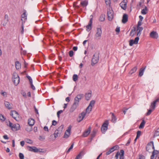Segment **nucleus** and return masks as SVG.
<instances>
[{
    "label": "nucleus",
    "mask_w": 159,
    "mask_h": 159,
    "mask_svg": "<svg viewBox=\"0 0 159 159\" xmlns=\"http://www.w3.org/2000/svg\"><path fill=\"white\" fill-rule=\"evenodd\" d=\"M86 114V112L84 111H83L81 114H80L77 120L78 122H80L85 116Z\"/></svg>",
    "instance_id": "7"
},
{
    "label": "nucleus",
    "mask_w": 159,
    "mask_h": 159,
    "mask_svg": "<svg viewBox=\"0 0 159 159\" xmlns=\"http://www.w3.org/2000/svg\"><path fill=\"white\" fill-rule=\"evenodd\" d=\"M152 152H154V155H156L157 156V155L159 153V151L154 149L153 151Z\"/></svg>",
    "instance_id": "57"
},
{
    "label": "nucleus",
    "mask_w": 159,
    "mask_h": 159,
    "mask_svg": "<svg viewBox=\"0 0 159 159\" xmlns=\"http://www.w3.org/2000/svg\"><path fill=\"white\" fill-rule=\"evenodd\" d=\"M91 128L89 126L87 130L85 131L83 134V136L84 137H87L90 133Z\"/></svg>",
    "instance_id": "12"
},
{
    "label": "nucleus",
    "mask_w": 159,
    "mask_h": 159,
    "mask_svg": "<svg viewBox=\"0 0 159 159\" xmlns=\"http://www.w3.org/2000/svg\"><path fill=\"white\" fill-rule=\"evenodd\" d=\"M61 134V133H60V132L58 131L57 130H56L54 134L55 138H56L60 136Z\"/></svg>",
    "instance_id": "25"
},
{
    "label": "nucleus",
    "mask_w": 159,
    "mask_h": 159,
    "mask_svg": "<svg viewBox=\"0 0 159 159\" xmlns=\"http://www.w3.org/2000/svg\"><path fill=\"white\" fill-rule=\"evenodd\" d=\"M150 36L153 38L157 39L158 37V34L156 32L152 31L150 33Z\"/></svg>",
    "instance_id": "15"
},
{
    "label": "nucleus",
    "mask_w": 159,
    "mask_h": 159,
    "mask_svg": "<svg viewBox=\"0 0 159 159\" xmlns=\"http://www.w3.org/2000/svg\"><path fill=\"white\" fill-rule=\"evenodd\" d=\"M105 16L104 14H101L99 18V20L100 21H103L105 20Z\"/></svg>",
    "instance_id": "28"
},
{
    "label": "nucleus",
    "mask_w": 159,
    "mask_h": 159,
    "mask_svg": "<svg viewBox=\"0 0 159 159\" xmlns=\"http://www.w3.org/2000/svg\"><path fill=\"white\" fill-rule=\"evenodd\" d=\"M145 124V122L144 121V120H142V122H141V123L139 126V128L140 129L143 128Z\"/></svg>",
    "instance_id": "31"
},
{
    "label": "nucleus",
    "mask_w": 159,
    "mask_h": 159,
    "mask_svg": "<svg viewBox=\"0 0 159 159\" xmlns=\"http://www.w3.org/2000/svg\"><path fill=\"white\" fill-rule=\"evenodd\" d=\"M127 0H123L120 4L121 8L124 10H125L127 7Z\"/></svg>",
    "instance_id": "8"
},
{
    "label": "nucleus",
    "mask_w": 159,
    "mask_h": 159,
    "mask_svg": "<svg viewBox=\"0 0 159 159\" xmlns=\"http://www.w3.org/2000/svg\"><path fill=\"white\" fill-rule=\"evenodd\" d=\"M154 135L158 136L159 135V128L155 131Z\"/></svg>",
    "instance_id": "49"
},
{
    "label": "nucleus",
    "mask_w": 159,
    "mask_h": 159,
    "mask_svg": "<svg viewBox=\"0 0 159 159\" xmlns=\"http://www.w3.org/2000/svg\"><path fill=\"white\" fill-rule=\"evenodd\" d=\"M95 101L94 100H92L91 101H90V103L89 104V106L90 107L92 108V106H93L95 103Z\"/></svg>",
    "instance_id": "41"
},
{
    "label": "nucleus",
    "mask_w": 159,
    "mask_h": 159,
    "mask_svg": "<svg viewBox=\"0 0 159 159\" xmlns=\"http://www.w3.org/2000/svg\"><path fill=\"white\" fill-rule=\"evenodd\" d=\"M57 124V122L55 120H53L52 122V125H55Z\"/></svg>",
    "instance_id": "63"
},
{
    "label": "nucleus",
    "mask_w": 159,
    "mask_h": 159,
    "mask_svg": "<svg viewBox=\"0 0 159 159\" xmlns=\"http://www.w3.org/2000/svg\"><path fill=\"white\" fill-rule=\"evenodd\" d=\"M97 131V130L95 129H94L93 130V131L91 134V137L92 139L95 136Z\"/></svg>",
    "instance_id": "30"
},
{
    "label": "nucleus",
    "mask_w": 159,
    "mask_h": 159,
    "mask_svg": "<svg viewBox=\"0 0 159 159\" xmlns=\"http://www.w3.org/2000/svg\"><path fill=\"white\" fill-rule=\"evenodd\" d=\"M147 8L146 7H145V8L143 9L141 12V13L143 15H145L147 13Z\"/></svg>",
    "instance_id": "39"
},
{
    "label": "nucleus",
    "mask_w": 159,
    "mask_h": 159,
    "mask_svg": "<svg viewBox=\"0 0 159 159\" xmlns=\"http://www.w3.org/2000/svg\"><path fill=\"white\" fill-rule=\"evenodd\" d=\"M135 31L136 28L135 27H134V29H132L130 31V35L132 37H133L134 34H135Z\"/></svg>",
    "instance_id": "26"
},
{
    "label": "nucleus",
    "mask_w": 159,
    "mask_h": 159,
    "mask_svg": "<svg viewBox=\"0 0 159 159\" xmlns=\"http://www.w3.org/2000/svg\"><path fill=\"white\" fill-rule=\"evenodd\" d=\"M26 77L29 80L30 83V84H32L33 83V81H32V80L31 79V77L29 75L26 76Z\"/></svg>",
    "instance_id": "48"
},
{
    "label": "nucleus",
    "mask_w": 159,
    "mask_h": 159,
    "mask_svg": "<svg viewBox=\"0 0 159 159\" xmlns=\"http://www.w3.org/2000/svg\"><path fill=\"white\" fill-rule=\"evenodd\" d=\"M19 78L18 74L15 72L13 73L12 78Z\"/></svg>",
    "instance_id": "43"
},
{
    "label": "nucleus",
    "mask_w": 159,
    "mask_h": 159,
    "mask_svg": "<svg viewBox=\"0 0 159 159\" xmlns=\"http://www.w3.org/2000/svg\"><path fill=\"white\" fill-rule=\"evenodd\" d=\"M102 34V29L101 28H97L96 31L94 36L95 39L98 40L100 39Z\"/></svg>",
    "instance_id": "3"
},
{
    "label": "nucleus",
    "mask_w": 159,
    "mask_h": 159,
    "mask_svg": "<svg viewBox=\"0 0 159 159\" xmlns=\"http://www.w3.org/2000/svg\"><path fill=\"white\" fill-rule=\"evenodd\" d=\"M157 102H159V98L158 97L154 100L153 102H152L151 103L150 107L153 110L155 109L156 107V104Z\"/></svg>",
    "instance_id": "6"
},
{
    "label": "nucleus",
    "mask_w": 159,
    "mask_h": 159,
    "mask_svg": "<svg viewBox=\"0 0 159 159\" xmlns=\"http://www.w3.org/2000/svg\"><path fill=\"white\" fill-rule=\"evenodd\" d=\"M35 123V120L34 119L30 118L28 120V123L30 125L33 126L34 125Z\"/></svg>",
    "instance_id": "20"
},
{
    "label": "nucleus",
    "mask_w": 159,
    "mask_h": 159,
    "mask_svg": "<svg viewBox=\"0 0 159 159\" xmlns=\"http://www.w3.org/2000/svg\"><path fill=\"white\" fill-rule=\"evenodd\" d=\"M26 11L25 10H24V12L23 14L21 15V17L22 18H24L26 20L27 19V15L26 14Z\"/></svg>",
    "instance_id": "35"
},
{
    "label": "nucleus",
    "mask_w": 159,
    "mask_h": 159,
    "mask_svg": "<svg viewBox=\"0 0 159 159\" xmlns=\"http://www.w3.org/2000/svg\"><path fill=\"white\" fill-rule=\"evenodd\" d=\"M113 12L112 10L109 9L107 11V15L109 20H111L113 17Z\"/></svg>",
    "instance_id": "4"
},
{
    "label": "nucleus",
    "mask_w": 159,
    "mask_h": 159,
    "mask_svg": "<svg viewBox=\"0 0 159 159\" xmlns=\"http://www.w3.org/2000/svg\"><path fill=\"white\" fill-rule=\"evenodd\" d=\"M120 159H124V151L122 149L120 150Z\"/></svg>",
    "instance_id": "27"
},
{
    "label": "nucleus",
    "mask_w": 159,
    "mask_h": 159,
    "mask_svg": "<svg viewBox=\"0 0 159 159\" xmlns=\"http://www.w3.org/2000/svg\"><path fill=\"white\" fill-rule=\"evenodd\" d=\"M142 21H141L139 20V21L138 22V24H137V28L141 27H140V26L142 25Z\"/></svg>",
    "instance_id": "60"
},
{
    "label": "nucleus",
    "mask_w": 159,
    "mask_h": 159,
    "mask_svg": "<svg viewBox=\"0 0 159 159\" xmlns=\"http://www.w3.org/2000/svg\"><path fill=\"white\" fill-rule=\"evenodd\" d=\"M108 124V120H106L105 121L102 126H104V127L106 126L107 127Z\"/></svg>",
    "instance_id": "42"
},
{
    "label": "nucleus",
    "mask_w": 159,
    "mask_h": 159,
    "mask_svg": "<svg viewBox=\"0 0 159 159\" xmlns=\"http://www.w3.org/2000/svg\"><path fill=\"white\" fill-rule=\"evenodd\" d=\"M93 18H91L89 22L88 25L86 26V30L88 31H89L90 30L92 29V23Z\"/></svg>",
    "instance_id": "10"
},
{
    "label": "nucleus",
    "mask_w": 159,
    "mask_h": 159,
    "mask_svg": "<svg viewBox=\"0 0 159 159\" xmlns=\"http://www.w3.org/2000/svg\"><path fill=\"white\" fill-rule=\"evenodd\" d=\"M20 128V126L19 124H16L13 125L11 129L13 131H15L19 130Z\"/></svg>",
    "instance_id": "9"
},
{
    "label": "nucleus",
    "mask_w": 159,
    "mask_h": 159,
    "mask_svg": "<svg viewBox=\"0 0 159 159\" xmlns=\"http://www.w3.org/2000/svg\"><path fill=\"white\" fill-rule=\"evenodd\" d=\"M15 67L17 69H19L21 68V64L18 61L16 62L15 64Z\"/></svg>",
    "instance_id": "22"
},
{
    "label": "nucleus",
    "mask_w": 159,
    "mask_h": 159,
    "mask_svg": "<svg viewBox=\"0 0 159 159\" xmlns=\"http://www.w3.org/2000/svg\"><path fill=\"white\" fill-rule=\"evenodd\" d=\"M141 134V131L140 130H138L137 133V138H138L140 136Z\"/></svg>",
    "instance_id": "50"
},
{
    "label": "nucleus",
    "mask_w": 159,
    "mask_h": 159,
    "mask_svg": "<svg viewBox=\"0 0 159 159\" xmlns=\"http://www.w3.org/2000/svg\"><path fill=\"white\" fill-rule=\"evenodd\" d=\"M45 137L44 136H40L39 137V139L41 141H42L45 139Z\"/></svg>",
    "instance_id": "61"
},
{
    "label": "nucleus",
    "mask_w": 159,
    "mask_h": 159,
    "mask_svg": "<svg viewBox=\"0 0 159 159\" xmlns=\"http://www.w3.org/2000/svg\"><path fill=\"white\" fill-rule=\"evenodd\" d=\"M74 54V52L73 50H70L69 52V55L70 57H72Z\"/></svg>",
    "instance_id": "56"
},
{
    "label": "nucleus",
    "mask_w": 159,
    "mask_h": 159,
    "mask_svg": "<svg viewBox=\"0 0 159 159\" xmlns=\"http://www.w3.org/2000/svg\"><path fill=\"white\" fill-rule=\"evenodd\" d=\"M72 78L74 81H76L78 79V76L76 74H74Z\"/></svg>",
    "instance_id": "36"
},
{
    "label": "nucleus",
    "mask_w": 159,
    "mask_h": 159,
    "mask_svg": "<svg viewBox=\"0 0 159 159\" xmlns=\"http://www.w3.org/2000/svg\"><path fill=\"white\" fill-rule=\"evenodd\" d=\"M81 4L83 7L86 6L88 4V2L86 1H84L80 3Z\"/></svg>",
    "instance_id": "37"
},
{
    "label": "nucleus",
    "mask_w": 159,
    "mask_h": 159,
    "mask_svg": "<svg viewBox=\"0 0 159 159\" xmlns=\"http://www.w3.org/2000/svg\"><path fill=\"white\" fill-rule=\"evenodd\" d=\"M154 152H152V155L151 156V159H156L157 156H156L155 157V158H154Z\"/></svg>",
    "instance_id": "54"
},
{
    "label": "nucleus",
    "mask_w": 159,
    "mask_h": 159,
    "mask_svg": "<svg viewBox=\"0 0 159 159\" xmlns=\"http://www.w3.org/2000/svg\"><path fill=\"white\" fill-rule=\"evenodd\" d=\"M111 113L112 114L111 121L112 122L115 123L116 121V118L113 113L111 112Z\"/></svg>",
    "instance_id": "23"
},
{
    "label": "nucleus",
    "mask_w": 159,
    "mask_h": 159,
    "mask_svg": "<svg viewBox=\"0 0 159 159\" xmlns=\"http://www.w3.org/2000/svg\"><path fill=\"white\" fill-rule=\"evenodd\" d=\"M143 27L137 28V37H139L141 33V31L143 30Z\"/></svg>",
    "instance_id": "16"
},
{
    "label": "nucleus",
    "mask_w": 159,
    "mask_h": 159,
    "mask_svg": "<svg viewBox=\"0 0 159 159\" xmlns=\"http://www.w3.org/2000/svg\"><path fill=\"white\" fill-rule=\"evenodd\" d=\"M119 148V147L118 145H116L114 146L111 148V149L114 150V151L115 150H117Z\"/></svg>",
    "instance_id": "44"
},
{
    "label": "nucleus",
    "mask_w": 159,
    "mask_h": 159,
    "mask_svg": "<svg viewBox=\"0 0 159 159\" xmlns=\"http://www.w3.org/2000/svg\"><path fill=\"white\" fill-rule=\"evenodd\" d=\"M19 157L20 159H24V155L21 153H20L19 154Z\"/></svg>",
    "instance_id": "53"
},
{
    "label": "nucleus",
    "mask_w": 159,
    "mask_h": 159,
    "mask_svg": "<svg viewBox=\"0 0 159 159\" xmlns=\"http://www.w3.org/2000/svg\"><path fill=\"white\" fill-rule=\"evenodd\" d=\"M25 130L28 132L31 131L32 130V126L29 125H27L25 128Z\"/></svg>",
    "instance_id": "24"
},
{
    "label": "nucleus",
    "mask_w": 159,
    "mask_h": 159,
    "mask_svg": "<svg viewBox=\"0 0 159 159\" xmlns=\"http://www.w3.org/2000/svg\"><path fill=\"white\" fill-rule=\"evenodd\" d=\"M64 126L63 125H61L59 127L58 129H57V130L58 131L60 132V133H62L63 129V128Z\"/></svg>",
    "instance_id": "33"
},
{
    "label": "nucleus",
    "mask_w": 159,
    "mask_h": 159,
    "mask_svg": "<svg viewBox=\"0 0 159 159\" xmlns=\"http://www.w3.org/2000/svg\"><path fill=\"white\" fill-rule=\"evenodd\" d=\"M130 142H131V139H130V138L129 139V140L128 141L127 143L125 145L126 146H128L129 145V143H130Z\"/></svg>",
    "instance_id": "62"
},
{
    "label": "nucleus",
    "mask_w": 159,
    "mask_h": 159,
    "mask_svg": "<svg viewBox=\"0 0 159 159\" xmlns=\"http://www.w3.org/2000/svg\"><path fill=\"white\" fill-rule=\"evenodd\" d=\"M83 155V152H80L78 155L76 157L75 159H79L81 158L82 156Z\"/></svg>",
    "instance_id": "34"
},
{
    "label": "nucleus",
    "mask_w": 159,
    "mask_h": 159,
    "mask_svg": "<svg viewBox=\"0 0 159 159\" xmlns=\"http://www.w3.org/2000/svg\"><path fill=\"white\" fill-rule=\"evenodd\" d=\"M99 52H96L93 55L91 63L92 66H93L98 62L99 60Z\"/></svg>",
    "instance_id": "2"
},
{
    "label": "nucleus",
    "mask_w": 159,
    "mask_h": 159,
    "mask_svg": "<svg viewBox=\"0 0 159 159\" xmlns=\"http://www.w3.org/2000/svg\"><path fill=\"white\" fill-rule=\"evenodd\" d=\"M84 94L82 93H80L77 94L75 98L74 102L71 106L70 111V112H73L77 108L79 105L80 101L84 97Z\"/></svg>",
    "instance_id": "1"
},
{
    "label": "nucleus",
    "mask_w": 159,
    "mask_h": 159,
    "mask_svg": "<svg viewBox=\"0 0 159 159\" xmlns=\"http://www.w3.org/2000/svg\"><path fill=\"white\" fill-rule=\"evenodd\" d=\"M101 129L102 132L104 133L107 130V127L106 126L104 127V126H102Z\"/></svg>",
    "instance_id": "38"
},
{
    "label": "nucleus",
    "mask_w": 159,
    "mask_h": 159,
    "mask_svg": "<svg viewBox=\"0 0 159 159\" xmlns=\"http://www.w3.org/2000/svg\"><path fill=\"white\" fill-rule=\"evenodd\" d=\"M91 96V93H86L85 94V98L86 100H89L90 99Z\"/></svg>",
    "instance_id": "21"
},
{
    "label": "nucleus",
    "mask_w": 159,
    "mask_h": 159,
    "mask_svg": "<svg viewBox=\"0 0 159 159\" xmlns=\"http://www.w3.org/2000/svg\"><path fill=\"white\" fill-rule=\"evenodd\" d=\"M28 150L30 151L34 152H38V148L35 147H30L28 146L27 147Z\"/></svg>",
    "instance_id": "11"
},
{
    "label": "nucleus",
    "mask_w": 159,
    "mask_h": 159,
    "mask_svg": "<svg viewBox=\"0 0 159 159\" xmlns=\"http://www.w3.org/2000/svg\"><path fill=\"white\" fill-rule=\"evenodd\" d=\"M114 150L111 149V148L109 149V150L106 152V155H107L110 154L111 153L113 152Z\"/></svg>",
    "instance_id": "47"
},
{
    "label": "nucleus",
    "mask_w": 159,
    "mask_h": 159,
    "mask_svg": "<svg viewBox=\"0 0 159 159\" xmlns=\"http://www.w3.org/2000/svg\"><path fill=\"white\" fill-rule=\"evenodd\" d=\"M120 152H117L115 155V157L116 158V159H118L119 156L120 155Z\"/></svg>",
    "instance_id": "58"
},
{
    "label": "nucleus",
    "mask_w": 159,
    "mask_h": 159,
    "mask_svg": "<svg viewBox=\"0 0 159 159\" xmlns=\"http://www.w3.org/2000/svg\"><path fill=\"white\" fill-rule=\"evenodd\" d=\"M72 126L71 125H70L68 127L67 129L66 130V132H67L68 133H70V131Z\"/></svg>",
    "instance_id": "45"
},
{
    "label": "nucleus",
    "mask_w": 159,
    "mask_h": 159,
    "mask_svg": "<svg viewBox=\"0 0 159 159\" xmlns=\"http://www.w3.org/2000/svg\"><path fill=\"white\" fill-rule=\"evenodd\" d=\"M12 81L14 84L17 85L20 82V78H12Z\"/></svg>",
    "instance_id": "18"
},
{
    "label": "nucleus",
    "mask_w": 159,
    "mask_h": 159,
    "mask_svg": "<svg viewBox=\"0 0 159 159\" xmlns=\"http://www.w3.org/2000/svg\"><path fill=\"white\" fill-rule=\"evenodd\" d=\"M92 108L89 106L86 109V113H89L91 111Z\"/></svg>",
    "instance_id": "40"
},
{
    "label": "nucleus",
    "mask_w": 159,
    "mask_h": 159,
    "mask_svg": "<svg viewBox=\"0 0 159 159\" xmlns=\"http://www.w3.org/2000/svg\"><path fill=\"white\" fill-rule=\"evenodd\" d=\"M128 20V16L126 14H124L123 15L122 19V22L123 23H125Z\"/></svg>",
    "instance_id": "14"
},
{
    "label": "nucleus",
    "mask_w": 159,
    "mask_h": 159,
    "mask_svg": "<svg viewBox=\"0 0 159 159\" xmlns=\"http://www.w3.org/2000/svg\"><path fill=\"white\" fill-rule=\"evenodd\" d=\"M26 142L27 143L30 144H32L33 143L32 141L28 139H26Z\"/></svg>",
    "instance_id": "55"
},
{
    "label": "nucleus",
    "mask_w": 159,
    "mask_h": 159,
    "mask_svg": "<svg viewBox=\"0 0 159 159\" xmlns=\"http://www.w3.org/2000/svg\"><path fill=\"white\" fill-rule=\"evenodd\" d=\"M152 109H149V110H148V112L146 113V115L147 116H148V115H150L151 114V113L152 112Z\"/></svg>",
    "instance_id": "59"
},
{
    "label": "nucleus",
    "mask_w": 159,
    "mask_h": 159,
    "mask_svg": "<svg viewBox=\"0 0 159 159\" xmlns=\"http://www.w3.org/2000/svg\"><path fill=\"white\" fill-rule=\"evenodd\" d=\"M137 69V66L134 67L133 68L129 71V73L131 74H132L133 73H134L136 71Z\"/></svg>",
    "instance_id": "29"
},
{
    "label": "nucleus",
    "mask_w": 159,
    "mask_h": 159,
    "mask_svg": "<svg viewBox=\"0 0 159 159\" xmlns=\"http://www.w3.org/2000/svg\"><path fill=\"white\" fill-rule=\"evenodd\" d=\"M139 159H145V157L143 155H140Z\"/></svg>",
    "instance_id": "64"
},
{
    "label": "nucleus",
    "mask_w": 159,
    "mask_h": 159,
    "mask_svg": "<svg viewBox=\"0 0 159 159\" xmlns=\"http://www.w3.org/2000/svg\"><path fill=\"white\" fill-rule=\"evenodd\" d=\"M0 120L3 121H4L5 120V117L1 114H0Z\"/></svg>",
    "instance_id": "51"
},
{
    "label": "nucleus",
    "mask_w": 159,
    "mask_h": 159,
    "mask_svg": "<svg viewBox=\"0 0 159 159\" xmlns=\"http://www.w3.org/2000/svg\"><path fill=\"white\" fill-rule=\"evenodd\" d=\"M4 105L5 107L8 109H12V107L9 102L5 101L4 102Z\"/></svg>",
    "instance_id": "19"
},
{
    "label": "nucleus",
    "mask_w": 159,
    "mask_h": 159,
    "mask_svg": "<svg viewBox=\"0 0 159 159\" xmlns=\"http://www.w3.org/2000/svg\"><path fill=\"white\" fill-rule=\"evenodd\" d=\"M5 18L4 21L5 22V24H3L2 25L3 26H5L6 25V24H7L8 22V16L6 14L5 16Z\"/></svg>",
    "instance_id": "32"
},
{
    "label": "nucleus",
    "mask_w": 159,
    "mask_h": 159,
    "mask_svg": "<svg viewBox=\"0 0 159 159\" xmlns=\"http://www.w3.org/2000/svg\"><path fill=\"white\" fill-rule=\"evenodd\" d=\"M105 2L107 5H110L111 4L110 0H105Z\"/></svg>",
    "instance_id": "52"
},
{
    "label": "nucleus",
    "mask_w": 159,
    "mask_h": 159,
    "mask_svg": "<svg viewBox=\"0 0 159 159\" xmlns=\"http://www.w3.org/2000/svg\"><path fill=\"white\" fill-rule=\"evenodd\" d=\"M146 68V66L144 67H142L140 69L139 75V76L141 77L143 75V73Z\"/></svg>",
    "instance_id": "17"
},
{
    "label": "nucleus",
    "mask_w": 159,
    "mask_h": 159,
    "mask_svg": "<svg viewBox=\"0 0 159 159\" xmlns=\"http://www.w3.org/2000/svg\"><path fill=\"white\" fill-rule=\"evenodd\" d=\"M139 40V37H137L135 38L134 40L130 39L129 41V45L130 46H132L133 44H137L138 43V41Z\"/></svg>",
    "instance_id": "5"
},
{
    "label": "nucleus",
    "mask_w": 159,
    "mask_h": 159,
    "mask_svg": "<svg viewBox=\"0 0 159 159\" xmlns=\"http://www.w3.org/2000/svg\"><path fill=\"white\" fill-rule=\"evenodd\" d=\"M10 115L12 117L15 119H16V117H18L19 116V114L18 112L15 111H11Z\"/></svg>",
    "instance_id": "13"
},
{
    "label": "nucleus",
    "mask_w": 159,
    "mask_h": 159,
    "mask_svg": "<svg viewBox=\"0 0 159 159\" xmlns=\"http://www.w3.org/2000/svg\"><path fill=\"white\" fill-rule=\"evenodd\" d=\"M70 134L69 133L67 134L66 132H65L63 136V138H67L69 137Z\"/></svg>",
    "instance_id": "46"
}]
</instances>
